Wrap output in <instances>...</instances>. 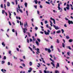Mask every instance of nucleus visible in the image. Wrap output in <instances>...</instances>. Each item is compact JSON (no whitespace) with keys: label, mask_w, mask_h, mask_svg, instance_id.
<instances>
[{"label":"nucleus","mask_w":73,"mask_h":73,"mask_svg":"<svg viewBox=\"0 0 73 73\" xmlns=\"http://www.w3.org/2000/svg\"><path fill=\"white\" fill-rule=\"evenodd\" d=\"M49 33L48 32H46V35H49Z\"/></svg>","instance_id":"2f4dec72"},{"label":"nucleus","mask_w":73,"mask_h":73,"mask_svg":"<svg viewBox=\"0 0 73 73\" xmlns=\"http://www.w3.org/2000/svg\"><path fill=\"white\" fill-rule=\"evenodd\" d=\"M1 8H3V4H2L1 5Z\"/></svg>","instance_id":"c03bdc74"},{"label":"nucleus","mask_w":73,"mask_h":73,"mask_svg":"<svg viewBox=\"0 0 73 73\" xmlns=\"http://www.w3.org/2000/svg\"><path fill=\"white\" fill-rule=\"evenodd\" d=\"M62 46L63 48H65V45H64V43H62Z\"/></svg>","instance_id":"6ab92c4d"},{"label":"nucleus","mask_w":73,"mask_h":73,"mask_svg":"<svg viewBox=\"0 0 73 73\" xmlns=\"http://www.w3.org/2000/svg\"><path fill=\"white\" fill-rule=\"evenodd\" d=\"M50 21V25H51V27H52L53 25H52V24L53 23H52V22Z\"/></svg>","instance_id":"dca6fc26"},{"label":"nucleus","mask_w":73,"mask_h":73,"mask_svg":"<svg viewBox=\"0 0 73 73\" xmlns=\"http://www.w3.org/2000/svg\"><path fill=\"white\" fill-rule=\"evenodd\" d=\"M64 27H67V26L66 24H65L64 25Z\"/></svg>","instance_id":"774afa93"},{"label":"nucleus","mask_w":73,"mask_h":73,"mask_svg":"<svg viewBox=\"0 0 73 73\" xmlns=\"http://www.w3.org/2000/svg\"><path fill=\"white\" fill-rule=\"evenodd\" d=\"M29 70L28 71V72L29 73H30V72H31L32 71V68H29Z\"/></svg>","instance_id":"9d476101"},{"label":"nucleus","mask_w":73,"mask_h":73,"mask_svg":"<svg viewBox=\"0 0 73 73\" xmlns=\"http://www.w3.org/2000/svg\"><path fill=\"white\" fill-rule=\"evenodd\" d=\"M54 59L55 60H56V57L54 56Z\"/></svg>","instance_id":"0e129e2a"},{"label":"nucleus","mask_w":73,"mask_h":73,"mask_svg":"<svg viewBox=\"0 0 73 73\" xmlns=\"http://www.w3.org/2000/svg\"><path fill=\"white\" fill-rule=\"evenodd\" d=\"M19 9H18V8H17V13H19Z\"/></svg>","instance_id":"7c9ffc66"},{"label":"nucleus","mask_w":73,"mask_h":73,"mask_svg":"<svg viewBox=\"0 0 73 73\" xmlns=\"http://www.w3.org/2000/svg\"><path fill=\"white\" fill-rule=\"evenodd\" d=\"M17 51H18V52H19V48H17Z\"/></svg>","instance_id":"052dcab7"},{"label":"nucleus","mask_w":73,"mask_h":73,"mask_svg":"<svg viewBox=\"0 0 73 73\" xmlns=\"http://www.w3.org/2000/svg\"><path fill=\"white\" fill-rule=\"evenodd\" d=\"M12 31L13 32H15V30L14 29H13L12 30Z\"/></svg>","instance_id":"bf43d9fd"},{"label":"nucleus","mask_w":73,"mask_h":73,"mask_svg":"<svg viewBox=\"0 0 73 73\" xmlns=\"http://www.w3.org/2000/svg\"><path fill=\"white\" fill-rule=\"evenodd\" d=\"M34 7L36 9H37V5H34Z\"/></svg>","instance_id":"09e8293b"},{"label":"nucleus","mask_w":73,"mask_h":73,"mask_svg":"<svg viewBox=\"0 0 73 73\" xmlns=\"http://www.w3.org/2000/svg\"><path fill=\"white\" fill-rule=\"evenodd\" d=\"M36 48V47L34 45H33V49H35V48Z\"/></svg>","instance_id":"3c124183"},{"label":"nucleus","mask_w":73,"mask_h":73,"mask_svg":"<svg viewBox=\"0 0 73 73\" xmlns=\"http://www.w3.org/2000/svg\"><path fill=\"white\" fill-rule=\"evenodd\" d=\"M53 21L54 24H56V21H55V20H54V19H53Z\"/></svg>","instance_id":"b1692460"},{"label":"nucleus","mask_w":73,"mask_h":73,"mask_svg":"<svg viewBox=\"0 0 73 73\" xmlns=\"http://www.w3.org/2000/svg\"><path fill=\"white\" fill-rule=\"evenodd\" d=\"M46 73H49V71H46Z\"/></svg>","instance_id":"4d7b16f0"},{"label":"nucleus","mask_w":73,"mask_h":73,"mask_svg":"<svg viewBox=\"0 0 73 73\" xmlns=\"http://www.w3.org/2000/svg\"><path fill=\"white\" fill-rule=\"evenodd\" d=\"M9 23L10 25H11V22H10V21H9Z\"/></svg>","instance_id":"8fccbe9b"},{"label":"nucleus","mask_w":73,"mask_h":73,"mask_svg":"<svg viewBox=\"0 0 73 73\" xmlns=\"http://www.w3.org/2000/svg\"><path fill=\"white\" fill-rule=\"evenodd\" d=\"M40 3H41V1H38V4L39 5H40Z\"/></svg>","instance_id":"de8ad7c7"},{"label":"nucleus","mask_w":73,"mask_h":73,"mask_svg":"<svg viewBox=\"0 0 73 73\" xmlns=\"http://www.w3.org/2000/svg\"><path fill=\"white\" fill-rule=\"evenodd\" d=\"M53 26L54 28H55V29H56V30L59 29V28H58V26L56 27V25H53Z\"/></svg>","instance_id":"39448f33"},{"label":"nucleus","mask_w":73,"mask_h":73,"mask_svg":"<svg viewBox=\"0 0 73 73\" xmlns=\"http://www.w3.org/2000/svg\"><path fill=\"white\" fill-rule=\"evenodd\" d=\"M15 2L16 3V5H17V0H15Z\"/></svg>","instance_id":"6e6d98bb"},{"label":"nucleus","mask_w":73,"mask_h":73,"mask_svg":"<svg viewBox=\"0 0 73 73\" xmlns=\"http://www.w3.org/2000/svg\"><path fill=\"white\" fill-rule=\"evenodd\" d=\"M32 39H31V38H30V42H32Z\"/></svg>","instance_id":"37998d69"},{"label":"nucleus","mask_w":73,"mask_h":73,"mask_svg":"<svg viewBox=\"0 0 73 73\" xmlns=\"http://www.w3.org/2000/svg\"><path fill=\"white\" fill-rule=\"evenodd\" d=\"M13 13L15 16H16V13H15V12H14Z\"/></svg>","instance_id":"338daca9"},{"label":"nucleus","mask_w":73,"mask_h":73,"mask_svg":"<svg viewBox=\"0 0 73 73\" xmlns=\"http://www.w3.org/2000/svg\"><path fill=\"white\" fill-rule=\"evenodd\" d=\"M60 67V65H59V63H57V64H56V68L57 69L58 68Z\"/></svg>","instance_id":"6e6552de"},{"label":"nucleus","mask_w":73,"mask_h":73,"mask_svg":"<svg viewBox=\"0 0 73 73\" xmlns=\"http://www.w3.org/2000/svg\"><path fill=\"white\" fill-rule=\"evenodd\" d=\"M35 50H37V52L38 53H40V52L39 51V50H40V49H39L38 48H37L36 49V48H35Z\"/></svg>","instance_id":"1a4fd4ad"},{"label":"nucleus","mask_w":73,"mask_h":73,"mask_svg":"<svg viewBox=\"0 0 73 73\" xmlns=\"http://www.w3.org/2000/svg\"><path fill=\"white\" fill-rule=\"evenodd\" d=\"M27 33L28 35L29 36V37H31V35L30 34V33L29 32H27Z\"/></svg>","instance_id":"5701e85b"},{"label":"nucleus","mask_w":73,"mask_h":73,"mask_svg":"<svg viewBox=\"0 0 73 73\" xmlns=\"http://www.w3.org/2000/svg\"><path fill=\"white\" fill-rule=\"evenodd\" d=\"M36 45H38H38H39V43H38V42L36 40Z\"/></svg>","instance_id":"f8f14e48"},{"label":"nucleus","mask_w":73,"mask_h":73,"mask_svg":"<svg viewBox=\"0 0 73 73\" xmlns=\"http://www.w3.org/2000/svg\"><path fill=\"white\" fill-rule=\"evenodd\" d=\"M34 1L35 2V3L36 4H37V3H38V1H37V0H35Z\"/></svg>","instance_id":"2eb2a0df"},{"label":"nucleus","mask_w":73,"mask_h":73,"mask_svg":"<svg viewBox=\"0 0 73 73\" xmlns=\"http://www.w3.org/2000/svg\"><path fill=\"white\" fill-rule=\"evenodd\" d=\"M67 54L69 56H70V54H69V52H67Z\"/></svg>","instance_id":"680f3d73"},{"label":"nucleus","mask_w":73,"mask_h":73,"mask_svg":"<svg viewBox=\"0 0 73 73\" xmlns=\"http://www.w3.org/2000/svg\"><path fill=\"white\" fill-rule=\"evenodd\" d=\"M58 10H60V9H62L61 8H60V7H58Z\"/></svg>","instance_id":"4c0bfd02"},{"label":"nucleus","mask_w":73,"mask_h":73,"mask_svg":"<svg viewBox=\"0 0 73 73\" xmlns=\"http://www.w3.org/2000/svg\"><path fill=\"white\" fill-rule=\"evenodd\" d=\"M29 65L30 66H32V62H29Z\"/></svg>","instance_id":"4be33fe9"},{"label":"nucleus","mask_w":73,"mask_h":73,"mask_svg":"<svg viewBox=\"0 0 73 73\" xmlns=\"http://www.w3.org/2000/svg\"><path fill=\"white\" fill-rule=\"evenodd\" d=\"M22 65H23V66L24 67H25V65L24 64V63L22 64Z\"/></svg>","instance_id":"f704fd0d"},{"label":"nucleus","mask_w":73,"mask_h":73,"mask_svg":"<svg viewBox=\"0 0 73 73\" xmlns=\"http://www.w3.org/2000/svg\"><path fill=\"white\" fill-rule=\"evenodd\" d=\"M2 45H3V46H5V44H4V42H3L2 43Z\"/></svg>","instance_id":"393cba45"},{"label":"nucleus","mask_w":73,"mask_h":73,"mask_svg":"<svg viewBox=\"0 0 73 73\" xmlns=\"http://www.w3.org/2000/svg\"><path fill=\"white\" fill-rule=\"evenodd\" d=\"M66 38L67 39H69L70 38L69 37V36H66Z\"/></svg>","instance_id":"a878e982"},{"label":"nucleus","mask_w":73,"mask_h":73,"mask_svg":"<svg viewBox=\"0 0 73 73\" xmlns=\"http://www.w3.org/2000/svg\"><path fill=\"white\" fill-rule=\"evenodd\" d=\"M8 65H11V63H10V62H8Z\"/></svg>","instance_id":"603ef678"},{"label":"nucleus","mask_w":73,"mask_h":73,"mask_svg":"<svg viewBox=\"0 0 73 73\" xmlns=\"http://www.w3.org/2000/svg\"><path fill=\"white\" fill-rule=\"evenodd\" d=\"M56 43L58 44L60 43V41H59V40L58 39H56Z\"/></svg>","instance_id":"4468645a"},{"label":"nucleus","mask_w":73,"mask_h":73,"mask_svg":"<svg viewBox=\"0 0 73 73\" xmlns=\"http://www.w3.org/2000/svg\"><path fill=\"white\" fill-rule=\"evenodd\" d=\"M35 29L36 30H37L38 29V27H36L35 28Z\"/></svg>","instance_id":"49530a36"},{"label":"nucleus","mask_w":73,"mask_h":73,"mask_svg":"<svg viewBox=\"0 0 73 73\" xmlns=\"http://www.w3.org/2000/svg\"><path fill=\"white\" fill-rule=\"evenodd\" d=\"M37 12L38 15H39V14H40V12H39V11H37Z\"/></svg>","instance_id":"13d9d810"},{"label":"nucleus","mask_w":73,"mask_h":73,"mask_svg":"<svg viewBox=\"0 0 73 73\" xmlns=\"http://www.w3.org/2000/svg\"><path fill=\"white\" fill-rule=\"evenodd\" d=\"M37 40L39 42H40V39L37 38Z\"/></svg>","instance_id":"473e14b6"},{"label":"nucleus","mask_w":73,"mask_h":73,"mask_svg":"<svg viewBox=\"0 0 73 73\" xmlns=\"http://www.w3.org/2000/svg\"><path fill=\"white\" fill-rule=\"evenodd\" d=\"M66 8L67 10H69V7H66Z\"/></svg>","instance_id":"ea45409f"},{"label":"nucleus","mask_w":73,"mask_h":73,"mask_svg":"<svg viewBox=\"0 0 73 73\" xmlns=\"http://www.w3.org/2000/svg\"><path fill=\"white\" fill-rule=\"evenodd\" d=\"M36 45H38H38H39V43H38V42L36 40Z\"/></svg>","instance_id":"9b49d317"},{"label":"nucleus","mask_w":73,"mask_h":73,"mask_svg":"<svg viewBox=\"0 0 73 73\" xmlns=\"http://www.w3.org/2000/svg\"><path fill=\"white\" fill-rule=\"evenodd\" d=\"M7 7H9L10 6V3L9 2H7Z\"/></svg>","instance_id":"ddd939ff"},{"label":"nucleus","mask_w":73,"mask_h":73,"mask_svg":"<svg viewBox=\"0 0 73 73\" xmlns=\"http://www.w3.org/2000/svg\"><path fill=\"white\" fill-rule=\"evenodd\" d=\"M46 3L49 5L50 4V3L49 2L46 1Z\"/></svg>","instance_id":"e433bc0d"},{"label":"nucleus","mask_w":73,"mask_h":73,"mask_svg":"<svg viewBox=\"0 0 73 73\" xmlns=\"http://www.w3.org/2000/svg\"><path fill=\"white\" fill-rule=\"evenodd\" d=\"M50 61H51L52 62H51V64H52V65L53 67L55 68V65H54V63H53V62H54V60L52 59L51 58H50Z\"/></svg>","instance_id":"f257e3e1"},{"label":"nucleus","mask_w":73,"mask_h":73,"mask_svg":"<svg viewBox=\"0 0 73 73\" xmlns=\"http://www.w3.org/2000/svg\"><path fill=\"white\" fill-rule=\"evenodd\" d=\"M68 23L69 25H70V24H73V21H70L69 20H68Z\"/></svg>","instance_id":"20e7f679"},{"label":"nucleus","mask_w":73,"mask_h":73,"mask_svg":"<svg viewBox=\"0 0 73 73\" xmlns=\"http://www.w3.org/2000/svg\"><path fill=\"white\" fill-rule=\"evenodd\" d=\"M50 57H51V58H53V56H52V55L51 54H50Z\"/></svg>","instance_id":"e2e57ef3"},{"label":"nucleus","mask_w":73,"mask_h":73,"mask_svg":"<svg viewBox=\"0 0 73 73\" xmlns=\"http://www.w3.org/2000/svg\"><path fill=\"white\" fill-rule=\"evenodd\" d=\"M20 25H23V23H21V21H20Z\"/></svg>","instance_id":"c756f323"},{"label":"nucleus","mask_w":73,"mask_h":73,"mask_svg":"<svg viewBox=\"0 0 73 73\" xmlns=\"http://www.w3.org/2000/svg\"><path fill=\"white\" fill-rule=\"evenodd\" d=\"M61 31H62V33H64V29H62L61 30Z\"/></svg>","instance_id":"bb28decb"},{"label":"nucleus","mask_w":73,"mask_h":73,"mask_svg":"<svg viewBox=\"0 0 73 73\" xmlns=\"http://www.w3.org/2000/svg\"><path fill=\"white\" fill-rule=\"evenodd\" d=\"M46 50H47L48 53H50L51 52V50L49 48H46Z\"/></svg>","instance_id":"423d86ee"},{"label":"nucleus","mask_w":73,"mask_h":73,"mask_svg":"<svg viewBox=\"0 0 73 73\" xmlns=\"http://www.w3.org/2000/svg\"><path fill=\"white\" fill-rule=\"evenodd\" d=\"M25 24H24V27L25 28H27V27H28V23L27 21L25 22Z\"/></svg>","instance_id":"f03ea898"},{"label":"nucleus","mask_w":73,"mask_h":73,"mask_svg":"<svg viewBox=\"0 0 73 73\" xmlns=\"http://www.w3.org/2000/svg\"><path fill=\"white\" fill-rule=\"evenodd\" d=\"M55 73H60V72H59V71H58V70H55Z\"/></svg>","instance_id":"aec40b11"},{"label":"nucleus","mask_w":73,"mask_h":73,"mask_svg":"<svg viewBox=\"0 0 73 73\" xmlns=\"http://www.w3.org/2000/svg\"><path fill=\"white\" fill-rule=\"evenodd\" d=\"M61 33V31L58 30L56 32V33Z\"/></svg>","instance_id":"a211bd4d"},{"label":"nucleus","mask_w":73,"mask_h":73,"mask_svg":"<svg viewBox=\"0 0 73 73\" xmlns=\"http://www.w3.org/2000/svg\"><path fill=\"white\" fill-rule=\"evenodd\" d=\"M19 11H20V12H21V13H23V11H22V10H21V9H19Z\"/></svg>","instance_id":"c9c22d12"},{"label":"nucleus","mask_w":73,"mask_h":73,"mask_svg":"<svg viewBox=\"0 0 73 73\" xmlns=\"http://www.w3.org/2000/svg\"><path fill=\"white\" fill-rule=\"evenodd\" d=\"M4 7H5V10H6V6H5V4L4 5Z\"/></svg>","instance_id":"5fc2aeb1"},{"label":"nucleus","mask_w":73,"mask_h":73,"mask_svg":"<svg viewBox=\"0 0 73 73\" xmlns=\"http://www.w3.org/2000/svg\"><path fill=\"white\" fill-rule=\"evenodd\" d=\"M5 63V61L4 60L2 61V64H4Z\"/></svg>","instance_id":"c85d7f7f"},{"label":"nucleus","mask_w":73,"mask_h":73,"mask_svg":"<svg viewBox=\"0 0 73 73\" xmlns=\"http://www.w3.org/2000/svg\"><path fill=\"white\" fill-rule=\"evenodd\" d=\"M53 12L54 13H57V11H56L55 10H53Z\"/></svg>","instance_id":"58836bf2"},{"label":"nucleus","mask_w":73,"mask_h":73,"mask_svg":"<svg viewBox=\"0 0 73 73\" xmlns=\"http://www.w3.org/2000/svg\"><path fill=\"white\" fill-rule=\"evenodd\" d=\"M57 49H58L59 52H61V51L60 50V49L58 48H57Z\"/></svg>","instance_id":"79ce46f5"},{"label":"nucleus","mask_w":73,"mask_h":73,"mask_svg":"<svg viewBox=\"0 0 73 73\" xmlns=\"http://www.w3.org/2000/svg\"><path fill=\"white\" fill-rule=\"evenodd\" d=\"M28 4H27V3H25V7H27Z\"/></svg>","instance_id":"412c9836"},{"label":"nucleus","mask_w":73,"mask_h":73,"mask_svg":"<svg viewBox=\"0 0 73 73\" xmlns=\"http://www.w3.org/2000/svg\"><path fill=\"white\" fill-rule=\"evenodd\" d=\"M68 49H70V50H72V48H71V47H70V46H68Z\"/></svg>","instance_id":"cd10ccee"},{"label":"nucleus","mask_w":73,"mask_h":73,"mask_svg":"<svg viewBox=\"0 0 73 73\" xmlns=\"http://www.w3.org/2000/svg\"><path fill=\"white\" fill-rule=\"evenodd\" d=\"M9 54H11V51L9 50Z\"/></svg>","instance_id":"a18cd8bd"},{"label":"nucleus","mask_w":73,"mask_h":73,"mask_svg":"<svg viewBox=\"0 0 73 73\" xmlns=\"http://www.w3.org/2000/svg\"><path fill=\"white\" fill-rule=\"evenodd\" d=\"M69 41L70 42H72L73 41V39H69Z\"/></svg>","instance_id":"f3484780"},{"label":"nucleus","mask_w":73,"mask_h":73,"mask_svg":"<svg viewBox=\"0 0 73 73\" xmlns=\"http://www.w3.org/2000/svg\"><path fill=\"white\" fill-rule=\"evenodd\" d=\"M29 49H30L31 51H32L33 50H32V48H31V47L29 46Z\"/></svg>","instance_id":"72a5a7b5"},{"label":"nucleus","mask_w":73,"mask_h":73,"mask_svg":"<svg viewBox=\"0 0 73 73\" xmlns=\"http://www.w3.org/2000/svg\"><path fill=\"white\" fill-rule=\"evenodd\" d=\"M65 19L66 21L69 20H68V18H66V17L65 18Z\"/></svg>","instance_id":"69168bd1"},{"label":"nucleus","mask_w":73,"mask_h":73,"mask_svg":"<svg viewBox=\"0 0 73 73\" xmlns=\"http://www.w3.org/2000/svg\"><path fill=\"white\" fill-rule=\"evenodd\" d=\"M27 42L28 43H29V39H27Z\"/></svg>","instance_id":"864d4df0"},{"label":"nucleus","mask_w":73,"mask_h":73,"mask_svg":"<svg viewBox=\"0 0 73 73\" xmlns=\"http://www.w3.org/2000/svg\"><path fill=\"white\" fill-rule=\"evenodd\" d=\"M23 32L24 33H26V31H27V28H23Z\"/></svg>","instance_id":"0eeeda50"},{"label":"nucleus","mask_w":73,"mask_h":73,"mask_svg":"<svg viewBox=\"0 0 73 73\" xmlns=\"http://www.w3.org/2000/svg\"><path fill=\"white\" fill-rule=\"evenodd\" d=\"M6 59V56H4L3 57V59L5 60Z\"/></svg>","instance_id":"a19ab883"},{"label":"nucleus","mask_w":73,"mask_h":73,"mask_svg":"<svg viewBox=\"0 0 73 73\" xmlns=\"http://www.w3.org/2000/svg\"><path fill=\"white\" fill-rule=\"evenodd\" d=\"M46 27L47 28H49V29H50V30H52V28L51 27H49V25L48 24L46 25Z\"/></svg>","instance_id":"7ed1b4c3"}]
</instances>
